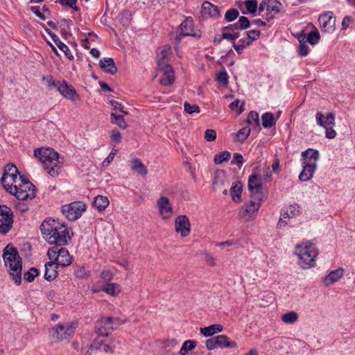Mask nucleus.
<instances>
[{
	"mask_svg": "<svg viewBox=\"0 0 355 355\" xmlns=\"http://www.w3.org/2000/svg\"><path fill=\"white\" fill-rule=\"evenodd\" d=\"M59 266H57L55 262L51 261L45 263V272L44 279L49 282L54 280L58 275L57 268Z\"/></svg>",
	"mask_w": 355,
	"mask_h": 355,
	"instance_id": "obj_26",
	"label": "nucleus"
},
{
	"mask_svg": "<svg viewBox=\"0 0 355 355\" xmlns=\"http://www.w3.org/2000/svg\"><path fill=\"white\" fill-rule=\"evenodd\" d=\"M261 202V197L251 196V200L249 203H245L240 211L241 217L247 220L254 218V213L260 208Z\"/></svg>",
	"mask_w": 355,
	"mask_h": 355,
	"instance_id": "obj_14",
	"label": "nucleus"
},
{
	"mask_svg": "<svg viewBox=\"0 0 355 355\" xmlns=\"http://www.w3.org/2000/svg\"><path fill=\"white\" fill-rule=\"evenodd\" d=\"M223 175L224 174H223V172H220V173H216L215 178H214V180L213 182V185L214 186H216L218 184H223V180L220 179V178L224 176Z\"/></svg>",
	"mask_w": 355,
	"mask_h": 355,
	"instance_id": "obj_61",
	"label": "nucleus"
},
{
	"mask_svg": "<svg viewBox=\"0 0 355 355\" xmlns=\"http://www.w3.org/2000/svg\"><path fill=\"white\" fill-rule=\"evenodd\" d=\"M180 36H195L193 31V20L192 17H187L179 26Z\"/></svg>",
	"mask_w": 355,
	"mask_h": 355,
	"instance_id": "obj_23",
	"label": "nucleus"
},
{
	"mask_svg": "<svg viewBox=\"0 0 355 355\" xmlns=\"http://www.w3.org/2000/svg\"><path fill=\"white\" fill-rule=\"evenodd\" d=\"M57 1L62 6H66L69 8L74 6V3H76V0H58Z\"/></svg>",
	"mask_w": 355,
	"mask_h": 355,
	"instance_id": "obj_62",
	"label": "nucleus"
},
{
	"mask_svg": "<svg viewBox=\"0 0 355 355\" xmlns=\"http://www.w3.org/2000/svg\"><path fill=\"white\" fill-rule=\"evenodd\" d=\"M248 187L251 193V196L260 197V193L262 189L261 178L256 174L251 175L248 179Z\"/></svg>",
	"mask_w": 355,
	"mask_h": 355,
	"instance_id": "obj_19",
	"label": "nucleus"
},
{
	"mask_svg": "<svg viewBox=\"0 0 355 355\" xmlns=\"http://www.w3.org/2000/svg\"><path fill=\"white\" fill-rule=\"evenodd\" d=\"M218 348H236L237 344L235 341L230 340L225 335H219L216 336Z\"/></svg>",
	"mask_w": 355,
	"mask_h": 355,
	"instance_id": "obj_29",
	"label": "nucleus"
},
{
	"mask_svg": "<svg viewBox=\"0 0 355 355\" xmlns=\"http://www.w3.org/2000/svg\"><path fill=\"white\" fill-rule=\"evenodd\" d=\"M131 170L137 174L145 176L148 173V170L144 164L138 159H135L130 162Z\"/></svg>",
	"mask_w": 355,
	"mask_h": 355,
	"instance_id": "obj_32",
	"label": "nucleus"
},
{
	"mask_svg": "<svg viewBox=\"0 0 355 355\" xmlns=\"http://www.w3.org/2000/svg\"><path fill=\"white\" fill-rule=\"evenodd\" d=\"M61 210L69 220L74 221L86 210V205L80 201H75L63 205Z\"/></svg>",
	"mask_w": 355,
	"mask_h": 355,
	"instance_id": "obj_11",
	"label": "nucleus"
},
{
	"mask_svg": "<svg viewBox=\"0 0 355 355\" xmlns=\"http://www.w3.org/2000/svg\"><path fill=\"white\" fill-rule=\"evenodd\" d=\"M40 230L44 239L53 246L67 245L71 239L67 226L53 219L44 220L40 225Z\"/></svg>",
	"mask_w": 355,
	"mask_h": 355,
	"instance_id": "obj_2",
	"label": "nucleus"
},
{
	"mask_svg": "<svg viewBox=\"0 0 355 355\" xmlns=\"http://www.w3.org/2000/svg\"><path fill=\"white\" fill-rule=\"evenodd\" d=\"M242 192V184L239 181L234 182L230 188V195L232 200L235 202L241 201V194Z\"/></svg>",
	"mask_w": 355,
	"mask_h": 355,
	"instance_id": "obj_28",
	"label": "nucleus"
},
{
	"mask_svg": "<svg viewBox=\"0 0 355 355\" xmlns=\"http://www.w3.org/2000/svg\"><path fill=\"white\" fill-rule=\"evenodd\" d=\"M111 123L118 125L122 129H125L128 127V124L124 119L123 115L118 114L116 112H112L110 114Z\"/></svg>",
	"mask_w": 355,
	"mask_h": 355,
	"instance_id": "obj_34",
	"label": "nucleus"
},
{
	"mask_svg": "<svg viewBox=\"0 0 355 355\" xmlns=\"http://www.w3.org/2000/svg\"><path fill=\"white\" fill-rule=\"evenodd\" d=\"M76 329V324L72 322L59 323L49 330L52 343H58L72 337Z\"/></svg>",
	"mask_w": 355,
	"mask_h": 355,
	"instance_id": "obj_8",
	"label": "nucleus"
},
{
	"mask_svg": "<svg viewBox=\"0 0 355 355\" xmlns=\"http://www.w3.org/2000/svg\"><path fill=\"white\" fill-rule=\"evenodd\" d=\"M246 121L254 129H257L258 131L261 130L259 114L256 111L249 112Z\"/></svg>",
	"mask_w": 355,
	"mask_h": 355,
	"instance_id": "obj_33",
	"label": "nucleus"
},
{
	"mask_svg": "<svg viewBox=\"0 0 355 355\" xmlns=\"http://www.w3.org/2000/svg\"><path fill=\"white\" fill-rule=\"evenodd\" d=\"M206 347L209 350L218 348L216 336L206 340Z\"/></svg>",
	"mask_w": 355,
	"mask_h": 355,
	"instance_id": "obj_53",
	"label": "nucleus"
},
{
	"mask_svg": "<svg viewBox=\"0 0 355 355\" xmlns=\"http://www.w3.org/2000/svg\"><path fill=\"white\" fill-rule=\"evenodd\" d=\"M47 255L51 260H53L57 266L66 267L71 264L72 257L69 251L63 246H53L49 249Z\"/></svg>",
	"mask_w": 355,
	"mask_h": 355,
	"instance_id": "obj_9",
	"label": "nucleus"
},
{
	"mask_svg": "<svg viewBox=\"0 0 355 355\" xmlns=\"http://www.w3.org/2000/svg\"><path fill=\"white\" fill-rule=\"evenodd\" d=\"M317 124L319 126L326 129V137L328 139H334L336 135V131L332 128L334 125L335 116L333 113L329 112L325 116L321 112H318L315 115Z\"/></svg>",
	"mask_w": 355,
	"mask_h": 355,
	"instance_id": "obj_13",
	"label": "nucleus"
},
{
	"mask_svg": "<svg viewBox=\"0 0 355 355\" xmlns=\"http://www.w3.org/2000/svg\"><path fill=\"white\" fill-rule=\"evenodd\" d=\"M281 215L282 217H280L277 224V226L279 228L287 224V221L286 220V218H291V215L288 214V212H285L284 214H282Z\"/></svg>",
	"mask_w": 355,
	"mask_h": 355,
	"instance_id": "obj_59",
	"label": "nucleus"
},
{
	"mask_svg": "<svg viewBox=\"0 0 355 355\" xmlns=\"http://www.w3.org/2000/svg\"><path fill=\"white\" fill-rule=\"evenodd\" d=\"M13 212L6 205H0V234H7L12 227Z\"/></svg>",
	"mask_w": 355,
	"mask_h": 355,
	"instance_id": "obj_12",
	"label": "nucleus"
},
{
	"mask_svg": "<svg viewBox=\"0 0 355 355\" xmlns=\"http://www.w3.org/2000/svg\"><path fill=\"white\" fill-rule=\"evenodd\" d=\"M297 52L300 56H306L309 53V48L306 44H300Z\"/></svg>",
	"mask_w": 355,
	"mask_h": 355,
	"instance_id": "obj_55",
	"label": "nucleus"
},
{
	"mask_svg": "<svg viewBox=\"0 0 355 355\" xmlns=\"http://www.w3.org/2000/svg\"><path fill=\"white\" fill-rule=\"evenodd\" d=\"M101 291L111 296H116L121 291L120 286L116 284L107 283L101 289Z\"/></svg>",
	"mask_w": 355,
	"mask_h": 355,
	"instance_id": "obj_35",
	"label": "nucleus"
},
{
	"mask_svg": "<svg viewBox=\"0 0 355 355\" xmlns=\"http://www.w3.org/2000/svg\"><path fill=\"white\" fill-rule=\"evenodd\" d=\"M262 125L266 128H271L275 124L274 115L270 112H266L261 116Z\"/></svg>",
	"mask_w": 355,
	"mask_h": 355,
	"instance_id": "obj_37",
	"label": "nucleus"
},
{
	"mask_svg": "<svg viewBox=\"0 0 355 355\" xmlns=\"http://www.w3.org/2000/svg\"><path fill=\"white\" fill-rule=\"evenodd\" d=\"M92 204L94 207L101 211L105 210L108 207L110 201L106 196L98 195L94 198Z\"/></svg>",
	"mask_w": 355,
	"mask_h": 355,
	"instance_id": "obj_30",
	"label": "nucleus"
},
{
	"mask_svg": "<svg viewBox=\"0 0 355 355\" xmlns=\"http://www.w3.org/2000/svg\"><path fill=\"white\" fill-rule=\"evenodd\" d=\"M282 8L283 5L279 1L277 0H268L266 5V19L268 20L273 19L275 15L278 14Z\"/></svg>",
	"mask_w": 355,
	"mask_h": 355,
	"instance_id": "obj_24",
	"label": "nucleus"
},
{
	"mask_svg": "<svg viewBox=\"0 0 355 355\" xmlns=\"http://www.w3.org/2000/svg\"><path fill=\"white\" fill-rule=\"evenodd\" d=\"M121 139L122 137L120 132L116 128L113 129L111 133V140L113 142L119 144L121 142Z\"/></svg>",
	"mask_w": 355,
	"mask_h": 355,
	"instance_id": "obj_54",
	"label": "nucleus"
},
{
	"mask_svg": "<svg viewBox=\"0 0 355 355\" xmlns=\"http://www.w3.org/2000/svg\"><path fill=\"white\" fill-rule=\"evenodd\" d=\"M320 38V33L316 30L314 31H311L308 34L306 41L311 45H315L319 42Z\"/></svg>",
	"mask_w": 355,
	"mask_h": 355,
	"instance_id": "obj_42",
	"label": "nucleus"
},
{
	"mask_svg": "<svg viewBox=\"0 0 355 355\" xmlns=\"http://www.w3.org/2000/svg\"><path fill=\"white\" fill-rule=\"evenodd\" d=\"M157 207L159 216L163 220L170 218L173 215V208L167 197L162 196L157 200Z\"/></svg>",
	"mask_w": 355,
	"mask_h": 355,
	"instance_id": "obj_17",
	"label": "nucleus"
},
{
	"mask_svg": "<svg viewBox=\"0 0 355 355\" xmlns=\"http://www.w3.org/2000/svg\"><path fill=\"white\" fill-rule=\"evenodd\" d=\"M38 275V270L35 267H32L27 272H24V278L28 282H32L34 281L35 278Z\"/></svg>",
	"mask_w": 355,
	"mask_h": 355,
	"instance_id": "obj_39",
	"label": "nucleus"
},
{
	"mask_svg": "<svg viewBox=\"0 0 355 355\" xmlns=\"http://www.w3.org/2000/svg\"><path fill=\"white\" fill-rule=\"evenodd\" d=\"M110 104L113 107V112H116L117 111L123 112V106L121 103H119L114 100H112L110 101Z\"/></svg>",
	"mask_w": 355,
	"mask_h": 355,
	"instance_id": "obj_58",
	"label": "nucleus"
},
{
	"mask_svg": "<svg viewBox=\"0 0 355 355\" xmlns=\"http://www.w3.org/2000/svg\"><path fill=\"white\" fill-rule=\"evenodd\" d=\"M248 37L252 42L257 40L260 36V31L259 30H250L247 33Z\"/></svg>",
	"mask_w": 355,
	"mask_h": 355,
	"instance_id": "obj_56",
	"label": "nucleus"
},
{
	"mask_svg": "<svg viewBox=\"0 0 355 355\" xmlns=\"http://www.w3.org/2000/svg\"><path fill=\"white\" fill-rule=\"evenodd\" d=\"M101 69L105 73L114 75L117 72V67L111 58H104L99 61Z\"/></svg>",
	"mask_w": 355,
	"mask_h": 355,
	"instance_id": "obj_25",
	"label": "nucleus"
},
{
	"mask_svg": "<svg viewBox=\"0 0 355 355\" xmlns=\"http://www.w3.org/2000/svg\"><path fill=\"white\" fill-rule=\"evenodd\" d=\"M344 270L340 268L337 270L331 271L328 275H327L323 280L324 284L326 286H330L337 281H338L343 275Z\"/></svg>",
	"mask_w": 355,
	"mask_h": 355,
	"instance_id": "obj_27",
	"label": "nucleus"
},
{
	"mask_svg": "<svg viewBox=\"0 0 355 355\" xmlns=\"http://www.w3.org/2000/svg\"><path fill=\"white\" fill-rule=\"evenodd\" d=\"M250 130L249 127H244L240 129L236 134L235 141L243 144L250 135Z\"/></svg>",
	"mask_w": 355,
	"mask_h": 355,
	"instance_id": "obj_36",
	"label": "nucleus"
},
{
	"mask_svg": "<svg viewBox=\"0 0 355 355\" xmlns=\"http://www.w3.org/2000/svg\"><path fill=\"white\" fill-rule=\"evenodd\" d=\"M35 186L24 175L8 191L19 200L33 199L35 197Z\"/></svg>",
	"mask_w": 355,
	"mask_h": 355,
	"instance_id": "obj_7",
	"label": "nucleus"
},
{
	"mask_svg": "<svg viewBox=\"0 0 355 355\" xmlns=\"http://www.w3.org/2000/svg\"><path fill=\"white\" fill-rule=\"evenodd\" d=\"M245 6L249 12L254 13L257 10V1L247 0L245 1Z\"/></svg>",
	"mask_w": 355,
	"mask_h": 355,
	"instance_id": "obj_46",
	"label": "nucleus"
},
{
	"mask_svg": "<svg viewBox=\"0 0 355 355\" xmlns=\"http://www.w3.org/2000/svg\"><path fill=\"white\" fill-rule=\"evenodd\" d=\"M296 254L299 259V265L303 269H310L315 266V259L318 254V250L315 244L310 242H304L297 244L295 247Z\"/></svg>",
	"mask_w": 355,
	"mask_h": 355,
	"instance_id": "obj_5",
	"label": "nucleus"
},
{
	"mask_svg": "<svg viewBox=\"0 0 355 355\" xmlns=\"http://www.w3.org/2000/svg\"><path fill=\"white\" fill-rule=\"evenodd\" d=\"M31 10L37 17H39L40 19H42V20H44L46 19V16L45 15L44 13H42L40 10V7L39 6H32L31 8Z\"/></svg>",
	"mask_w": 355,
	"mask_h": 355,
	"instance_id": "obj_57",
	"label": "nucleus"
},
{
	"mask_svg": "<svg viewBox=\"0 0 355 355\" xmlns=\"http://www.w3.org/2000/svg\"><path fill=\"white\" fill-rule=\"evenodd\" d=\"M71 22V20L63 18L58 22V24H60V28L65 27L66 28H69Z\"/></svg>",
	"mask_w": 355,
	"mask_h": 355,
	"instance_id": "obj_64",
	"label": "nucleus"
},
{
	"mask_svg": "<svg viewBox=\"0 0 355 355\" xmlns=\"http://www.w3.org/2000/svg\"><path fill=\"white\" fill-rule=\"evenodd\" d=\"M46 32L51 37V39L59 48V49L64 53L66 57L69 58L70 60H73V55L69 50V47L60 40L58 35L49 29H46Z\"/></svg>",
	"mask_w": 355,
	"mask_h": 355,
	"instance_id": "obj_22",
	"label": "nucleus"
},
{
	"mask_svg": "<svg viewBox=\"0 0 355 355\" xmlns=\"http://www.w3.org/2000/svg\"><path fill=\"white\" fill-rule=\"evenodd\" d=\"M319 22L322 31L331 33L336 29V17L332 12H327L319 17Z\"/></svg>",
	"mask_w": 355,
	"mask_h": 355,
	"instance_id": "obj_15",
	"label": "nucleus"
},
{
	"mask_svg": "<svg viewBox=\"0 0 355 355\" xmlns=\"http://www.w3.org/2000/svg\"><path fill=\"white\" fill-rule=\"evenodd\" d=\"M237 24H239V27L241 30L247 29L250 26L249 19L244 16H241L239 17Z\"/></svg>",
	"mask_w": 355,
	"mask_h": 355,
	"instance_id": "obj_47",
	"label": "nucleus"
},
{
	"mask_svg": "<svg viewBox=\"0 0 355 355\" xmlns=\"http://www.w3.org/2000/svg\"><path fill=\"white\" fill-rule=\"evenodd\" d=\"M184 108L185 112L191 114L193 113H199L200 112V109L197 105H191L188 102H185L184 103Z\"/></svg>",
	"mask_w": 355,
	"mask_h": 355,
	"instance_id": "obj_45",
	"label": "nucleus"
},
{
	"mask_svg": "<svg viewBox=\"0 0 355 355\" xmlns=\"http://www.w3.org/2000/svg\"><path fill=\"white\" fill-rule=\"evenodd\" d=\"M319 156L318 150L312 148H309L302 153L303 169L299 175L300 180L306 182L313 178Z\"/></svg>",
	"mask_w": 355,
	"mask_h": 355,
	"instance_id": "obj_6",
	"label": "nucleus"
},
{
	"mask_svg": "<svg viewBox=\"0 0 355 355\" xmlns=\"http://www.w3.org/2000/svg\"><path fill=\"white\" fill-rule=\"evenodd\" d=\"M216 79L219 83L224 86H226L228 84V75L225 69L216 74Z\"/></svg>",
	"mask_w": 355,
	"mask_h": 355,
	"instance_id": "obj_44",
	"label": "nucleus"
},
{
	"mask_svg": "<svg viewBox=\"0 0 355 355\" xmlns=\"http://www.w3.org/2000/svg\"><path fill=\"white\" fill-rule=\"evenodd\" d=\"M201 14L203 17H214L217 18L220 16L218 8L209 1H204L201 6Z\"/></svg>",
	"mask_w": 355,
	"mask_h": 355,
	"instance_id": "obj_21",
	"label": "nucleus"
},
{
	"mask_svg": "<svg viewBox=\"0 0 355 355\" xmlns=\"http://www.w3.org/2000/svg\"><path fill=\"white\" fill-rule=\"evenodd\" d=\"M351 22V17L349 16H345L343 17L342 21V28L347 29Z\"/></svg>",
	"mask_w": 355,
	"mask_h": 355,
	"instance_id": "obj_63",
	"label": "nucleus"
},
{
	"mask_svg": "<svg viewBox=\"0 0 355 355\" xmlns=\"http://www.w3.org/2000/svg\"><path fill=\"white\" fill-rule=\"evenodd\" d=\"M196 346V341L190 340H186L183 343L180 352L182 355H186L188 351L194 349Z\"/></svg>",
	"mask_w": 355,
	"mask_h": 355,
	"instance_id": "obj_41",
	"label": "nucleus"
},
{
	"mask_svg": "<svg viewBox=\"0 0 355 355\" xmlns=\"http://www.w3.org/2000/svg\"><path fill=\"white\" fill-rule=\"evenodd\" d=\"M171 52V48L168 46H164L159 52V53L157 55L158 56V60H163L164 62L165 59L168 58V55Z\"/></svg>",
	"mask_w": 355,
	"mask_h": 355,
	"instance_id": "obj_50",
	"label": "nucleus"
},
{
	"mask_svg": "<svg viewBox=\"0 0 355 355\" xmlns=\"http://www.w3.org/2000/svg\"><path fill=\"white\" fill-rule=\"evenodd\" d=\"M75 275L76 277L83 279L89 277L90 272L85 267H78L75 271Z\"/></svg>",
	"mask_w": 355,
	"mask_h": 355,
	"instance_id": "obj_49",
	"label": "nucleus"
},
{
	"mask_svg": "<svg viewBox=\"0 0 355 355\" xmlns=\"http://www.w3.org/2000/svg\"><path fill=\"white\" fill-rule=\"evenodd\" d=\"M159 70L163 71V77L160 79V83L164 85H170L174 82V75L171 66L163 60L157 62Z\"/></svg>",
	"mask_w": 355,
	"mask_h": 355,
	"instance_id": "obj_18",
	"label": "nucleus"
},
{
	"mask_svg": "<svg viewBox=\"0 0 355 355\" xmlns=\"http://www.w3.org/2000/svg\"><path fill=\"white\" fill-rule=\"evenodd\" d=\"M117 153V150L116 148H113L108 156L103 160L102 165L103 167L108 166L113 161L115 155Z\"/></svg>",
	"mask_w": 355,
	"mask_h": 355,
	"instance_id": "obj_48",
	"label": "nucleus"
},
{
	"mask_svg": "<svg viewBox=\"0 0 355 355\" xmlns=\"http://www.w3.org/2000/svg\"><path fill=\"white\" fill-rule=\"evenodd\" d=\"M298 319V315L295 311H289L282 316V320L286 324H293Z\"/></svg>",
	"mask_w": 355,
	"mask_h": 355,
	"instance_id": "obj_38",
	"label": "nucleus"
},
{
	"mask_svg": "<svg viewBox=\"0 0 355 355\" xmlns=\"http://www.w3.org/2000/svg\"><path fill=\"white\" fill-rule=\"evenodd\" d=\"M216 138V132L212 129H207L205 132V139L207 141H213Z\"/></svg>",
	"mask_w": 355,
	"mask_h": 355,
	"instance_id": "obj_51",
	"label": "nucleus"
},
{
	"mask_svg": "<svg viewBox=\"0 0 355 355\" xmlns=\"http://www.w3.org/2000/svg\"><path fill=\"white\" fill-rule=\"evenodd\" d=\"M124 322L125 320L115 317L108 316L99 318L95 323V332L98 336L90 345L86 355H92L95 350L112 354L114 353L112 341L107 337L114 329H116Z\"/></svg>",
	"mask_w": 355,
	"mask_h": 355,
	"instance_id": "obj_1",
	"label": "nucleus"
},
{
	"mask_svg": "<svg viewBox=\"0 0 355 355\" xmlns=\"http://www.w3.org/2000/svg\"><path fill=\"white\" fill-rule=\"evenodd\" d=\"M236 164L239 168H241L242 164H243V158L241 154L240 153H234L233 159L231 162V164Z\"/></svg>",
	"mask_w": 355,
	"mask_h": 355,
	"instance_id": "obj_52",
	"label": "nucleus"
},
{
	"mask_svg": "<svg viewBox=\"0 0 355 355\" xmlns=\"http://www.w3.org/2000/svg\"><path fill=\"white\" fill-rule=\"evenodd\" d=\"M299 209L300 207L297 205H291L289 207L286 212H288V214L291 215V217H293L300 213Z\"/></svg>",
	"mask_w": 355,
	"mask_h": 355,
	"instance_id": "obj_60",
	"label": "nucleus"
},
{
	"mask_svg": "<svg viewBox=\"0 0 355 355\" xmlns=\"http://www.w3.org/2000/svg\"><path fill=\"white\" fill-rule=\"evenodd\" d=\"M4 265L15 283L19 285L21 282L22 259L17 248L8 244L3 250Z\"/></svg>",
	"mask_w": 355,
	"mask_h": 355,
	"instance_id": "obj_4",
	"label": "nucleus"
},
{
	"mask_svg": "<svg viewBox=\"0 0 355 355\" xmlns=\"http://www.w3.org/2000/svg\"><path fill=\"white\" fill-rule=\"evenodd\" d=\"M58 92L66 98L75 101L78 95L76 89L71 85H69L67 81L62 80L61 85H59Z\"/></svg>",
	"mask_w": 355,
	"mask_h": 355,
	"instance_id": "obj_20",
	"label": "nucleus"
},
{
	"mask_svg": "<svg viewBox=\"0 0 355 355\" xmlns=\"http://www.w3.org/2000/svg\"><path fill=\"white\" fill-rule=\"evenodd\" d=\"M223 327L218 324H211L209 327H202L200 329V333L205 337H209L216 333L222 331Z\"/></svg>",
	"mask_w": 355,
	"mask_h": 355,
	"instance_id": "obj_31",
	"label": "nucleus"
},
{
	"mask_svg": "<svg viewBox=\"0 0 355 355\" xmlns=\"http://www.w3.org/2000/svg\"><path fill=\"white\" fill-rule=\"evenodd\" d=\"M175 230L182 237L187 236L191 232V223L186 215H180L175 220Z\"/></svg>",
	"mask_w": 355,
	"mask_h": 355,
	"instance_id": "obj_16",
	"label": "nucleus"
},
{
	"mask_svg": "<svg viewBox=\"0 0 355 355\" xmlns=\"http://www.w3.org/2000/svg\"><path fill=\"white\" fill-rule=\"evenodd\" d=\"M18 175H19V170L14 164H8L6 165L1 183L7 191H9L23 177V175L18 177Z\"/></svg>",
	"mask_w": 355,
	"mask_h": 355,
	"instance_id": "obj_10",
	"label": "nucleus"
},
{
	"mask_svg": "<svg viewBox=\"0 0 355 355\" xmlns=\"http://www.w3.org/2000/svg\"><path fill=\"white\" fill-rule=\"evenodd\" d=\"M239 12L236 8H231L227 10L225 15V19L228 22L233 21L239 17Z\"/></svg>",
	"mask_w": 355,
	"mask_h": 355,
	"instance_id": "obj_43",
	"label": "nucleus"
},
{
	"mask_svg": "<svg viewBox=\"0 0 355 355\" xmlns=\"http://www.w3.org/2000/svg\"><path fill=\"white\" fill-rule=\"evenodd\" d=\"M34 155L42 164L43 168L51 177H57L61 173L64 157L51 148H40L34 150Z\"/></svg>",
	"mask_w": 355,
	"mask_h": 355,
	"instance_id": "obj_3",
	"label": "nucleus"
},
{
	"mask_svg": "<svg viewBox=\"0 0 355 355\" xmlns=\"http://www.w3.org/2000/svg\"><path fill=\"white\" fill-rule=\"evenodd\" d=\"M231 154L228 151H223L217 154L214 157V163L216 164H220L225 161H228L230 158Z\"/></svg>",
	"mask_w": 355,
	"mask_h": 355,
	"instance_id": "obj_40",
	"label": "nucleus"
}]
</instances>
